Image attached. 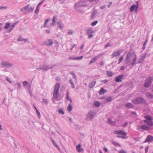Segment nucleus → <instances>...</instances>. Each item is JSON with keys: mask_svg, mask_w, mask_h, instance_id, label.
Segmentation results:
<instances>
[{"mask_svg": "<svg viewBox=\"0 0 153 153\" xmlns=\"http://www.w3.org/2000/svg\"><path fill=\"white\" fill-rule=\"evenodd\" d=\"M6 7H0V9H6Z\"/></svg>", "mask_w": 153, "mask_h": 153, "instance_id": "60", "label": "nucleus"}, {"mask_svg": "<svg viewBox=\"0 0 153 153\" xmlns=\"http://www.w3.org/2000/svg\"><path fill=\"white\" fill-rule=\"evenodd\" d=\"M125 68L124 66H122L120 69L121 70H123L125 69Z\"/></svg>", "mask_w": 153, "mask_h": 153, "instance_id": "57", "label": "nucleus"}, {"mask_svg": "<svg viewBox=\"0 0 153 153\" xmlns=\"http://www.w3.org/2000/svg\"><path fill=\"white\" fill-rule=\"evenodd\" d=\"M126 107L128 108H134L133 105L131 103H127L125 105Z\"/></svg>", "mask_w": 153, "mask_h": 153, "instance_id": "15", "label": "nucleus"}, {"mask_svg": "<svg viewBox=\"0 0 153 153\" xmlns=\"http://www.w3.org/2000/svg\"><path fill=\"white\" fill-rule=\"evenodd\" d=\"M72 105L71 104H69L67 107V110L70 112L72 110Z\"/></svg>", "mask_w": 153, "mask_h": 153, "instance_id": "20", "label": "nucleus"}, {"mask_svg": "<svg viewBox=\"0 0 153 153\" xmlns=\"http://www.w3.org/2000/svg\"><path fill=\"white\" fill-rule=\"evenodd\" d=\"M123 59V56H122L120 58L119 60V62H118V64H120L122 61Z\"/></svg>", "mask_w": 153, "mask_h": 153, "instance_id": "31", "label": "nucleus"}, {"mask_svg": "<svg viewBox=\"0 0 153 153\" xmlns=\"http://www.w3.org/2000/svg\"><path fill=\"white\" fill-rule=\"evenodd\" d=\"M93 115L91 113H89L88 115V118L89 119H91L93 118Z\"/></svg>", "mask_w": 153, "mask_h": 153, "instance_id": "28", "label": "nucleus"}, {"mask_svg": "<svg viewBox=\"0 0 153 153\" xmlns=\"http://www.w3.org/2000/svg\"><path fill=\"white\" fill-rule=\"evenodd\" d=\"M103 150L104 151H105V152H107L108 151V149L106 147H104L103 148Z\"/></svg>", "mask_w": 153, "mask_h": 153, "instance_id": "54", "label": "nucleus"}, {"mask_svg": "<svg viewBox=\"0 0 153 153\" xmlns=\"http://www.w3.org/2000/svg\"><path fill=\"white\" fill-rule=\"evenodd\" d=\"M114 133L115 134H119L122 136H126V133L123 131H115Z\"/></svg>", "mask_w": 153, "mask_h": 153, "instance_id": "4", "label": "nucleus"}, {"mask_svg": "<svg viewBox=\"0 0 153 153\" xmlns=\"http://www.w3.org/2000/svg\"><path fill=\"white\" fill-rule=\"evenodd\" d=\"M44 1V0H43V1H41V2H40V3H39L38 5H37V6L38 7H39V6L40 5H41V4Z\"/></svg>", "mask_w": 153, "mask_h": 153, "instance_id": "52", "label": "nucleus"}, {"mask_svg": "<svg viewBox=\"0 0 153 153\" xmlns=\"http://www.w3.org/2000/svg\"><path fill=\"white\" fill-rule=\"evenodd\" d=\"M128 124V123L127 122L123 124V126H127Z\"/></svg>", "mask_w": 153, "mask_h": 153, "instance_id": "61", "label": "nucleus"}, {"mask_svg": "<svg viewBox=\"0 0 153 153\" xmlns=\"http://www.w3.org/2000/svg\"><path fill=\"white\" fill-rule=\"evenodd\" d=\"M108 122L111 125H114L115 124V122L112 121L110 119H108Z\"/></svg>", "mask_w": 153, "mask_h": 153, "instance_id": "21", "label": "nucleus"}, {"mask_svg": "<svg viewBox=\"0 0 153 153\" xmlns=\"http://www.w3.org/2000/svg\"><path fill=\"white\" fill-rule=\"evenodd\" d=\"M83 58V56H81L79 57H69L68 58L69 60H80L82 59Z\"/></svg>", "mask_w": 153, "mask_h": 153, "instance_id": "11", "label": "nucleus"}, {"mask_svg": "<svg viewBox=\"0 0 153 153\" xmlns=\"http://www.w3.org/2000/svg\"><path fill=\"white\" fill-rule=\"evenodd\" d=\"M36 113L38 117L39 118H40V113L38 111V110H36Z\"/></svg>", "mask_w": 153, "mask_h": 153, "instance_id": "33", "label": "nucleus"}, {"mask_svg": "<svg viewBox=\"0 0 153 153\" xmlns=\"http://www.w3.org/2000/svg\"><path fill=\"white\" fill-rule=\"evenodd\" d=\"M7 65V63L6 62H2V66H6Z\"/></svg>", "mask_w": 153, "mask_h": 153, "instance_id": "59", "label": "nucleus"}, {"mask_svg": "<svg viewBox=\"0 0 153 153\" xmlns=\"http://www.w3.org/2000/svg\"><path fill=\"white\" fill-rule=\"evenodd\" d=\"M10 26V24L9 23H7L6 24V25L4 26V28L6 29H7Z\"/></svg>", "mask_w": 153, "mask_h": 153, "instance_id": "39", "label": "nucleus"}, {"mask_svg": "<svg viewBox=\"0 0 153 153\" xmlns=\"http://www.w3.org/2000/svg\"><path fill=\"white\" fill-rule=\"evenodd\" d=\"M112 4V2H110L109 4L108 5V7H109Z\"/></svg>", "mask_w": 153, "mask_h": 153, "instance_id": "58", "label": "nucleus"}, {"mask_svg": "<svg viewBox=\"0 0 153 153\" xmlns=\"http://www.w3.org/2000/svg\"><path fill=\"white\" fill-rule=\"evenodd\" d=\"M122 51L121 50H119L113 53L111 56L112 57H115L118 56L119 55L122 53Z\"/></svg>", "mask_w": 153, "mask_h": 153, "instance_id": "6", "label": "nucleus"}, {"mask_svg": "<svg viewBox=\"0 0 153 153\" xmlns=\"http://www.w3.org/2000/svg\"><path fill=\"white\" fill-rule=\"evenodd\" d=\"M58 112L60 114H64V113L63 111L61 109H59L58 110Z\"/></svg>", "mask_w": 153, "mask_h": 153, "instance_id": "38", "label": "nucleus"}, {"mask_svg": "<svg viewBox=\"0 0 153 153\" xmlns=\"http://www.w3.org/2000/svg\"><path fill=\"white\" fill-rule=\"evenodd\" d=\"M93 36V35L92 34H91L88 36V38L89 39H91L92 37Z\"/></svg>", "mask_w": 153, "mask_h": 153, "instance_id": "48", "label": "nucleus"}, {"mask_svg": "<svg viewBox=\"0 0 153 153\" xmlns=\"http://www.w3.org/2000/svg\"><path fill=\"white\" fill-rule=\"evenodd\" d=\"M96 60V58L95 57L89 63V65H91L92 63H94L95 62Z\"/></svg>", "mask_w": 153, "mask_h": 153, "instance_id": "25", "label": "nucleus"}, {"mask_svg": "<svg viewBox=\"0 0 153 153\" xmlns=\"http://www.w3.org/2000/svg\"><path fill=\"white\" fill-rule=\"evenodd\" d=\"M76 44H74V45L72 46V48H71V51H72V50H73V48L74 47H76Z\"/></svg>", "mask_w": 153, "mask_h": 153, "instance_id": "50", "label": "nucleus"}, {"mask_svg": "<svg viewBox=\"0 0 153 153\" xmlns=\"http://www.w3.org/2000/svg\"><path fill=\"white\" fill-rule=\"evenodd\" d=\"M147 41H148V39H146L143 44V48L144 50L145 49V48L146 45V43H147Z\"/></svg>", "mask_w": 153, "mask_h": 153, "instance_id": "36", "label": "nucleus"}, {"mask_svg": "<svg viewBox=\"0 0 153 153\" xmlns=\"http://www.w3.org/2000/svg\"><path fill=\"white\" fill-rule=\"evenodd\" d=\"M60 88V84L59 83H56L55 85L53 92V97L58 100V98L59 96V91Z\"/></svg>", "mask_w": 153, "mask_h": 153, "instance_id": "1", "label": "nucleus"}, {"mask_svg": "<svg viewBox=\"0 0 153 153\" xmlns=\"http://www.w3.org/2000/svg\"><path fill=\"white\" fill-rule=\"evenodd\" d=\"M144 101L143 99L141 98H137L133 101V102L135 104L142 103Z\"/></svg>", "mask_w": 153, "mask_h": 153, "instance_id": "2", "label": "nucleus"}, {"mask_svg": "<svg viewBox=\"0 0 153 153\" xmlns=\"http://www.w3.org/2000/svg\"><path fill=\"white\" fill-rule=\"evenodd\" d=\"M152 82V78L151 77L147 79L145 83L144 84V86L146 87H148L150 85Z\"/></svg>", "mask_w": 153, "mask_h": 153, "instance_id": "5", "label": "nucleus"}, {"mask_svg": "<svg viewBox=\"0 0 153 153\" xmlns=\"http://www.w3.org/2000/svg\"><path fill=\"white\" fill-rule=\"evenodd\" d=\"M25 39H22L21 37H19L18 39V41H25Z\"/></svg>", "mask_w": 153, "mask_h": 153, "instance_id": "45", "label": "nucleus"}, {"mask_svg": "<svg viewBox=\"0 0 153 153\" xmlns=\"http://www.w3.org/2000/svg\"><path fill=\"white\" fill-rule=\"evenodd\" d=\"M51 141L53 144V145L55 146L57 148H58V146L56 145V143L52 139H51Z\"/></svg>", "mask_w": 153, "mask_h": 153, "instance_id": "27", "label": "nucleus"}, {"mask_svg": "<svg viewBox=\"0 0 153 153\" xmlns=\"http://www.w3.org/2000/svg\"><path fill=\"white\" fill-rule=\"evenodd\" d=\"M110 46V45L109 43L107 44L105 46V47H109Z\"/></svg>", "mask_w": 153, "mask_h": 153, "instance_id": "56", "label": "nucleus"}, {"mask_svg": "<svg viewBox=\"0 0 153 153\" xmlns=\"http://www.w3.org/2000/svg\"><path fill=\"white\" fill-rule=\"evenodd\" d=\"M87 5V4L86 3L85 1H84L82 3V6H86Z\"/></svg>", "mask_w": 153, "mask_h": 153, "instance_id": "44", "label": "nucleus"}, {"mask_svg": "<svg viewBox=\"0 0 153 153\" xmlns=\"http://www.w3.org/2000/svg\"><path fill=\"white\" fill-rule=\"evenodd\" d=\"M106 92V90H105L103 88H102L100 90L99 93L100 95L103 94Z\"/></svg>", "mask_w": 153, "mask_h": 153, "instance_id": "16", "label": "nucleus"}, {"mask_svg": "<svg viewBox=\"0 0 153 153\" xmlns=\"http://www.w3.org/2000/svg\"><path fill=\"white\" fill-rule=\"evenodd\" d=\"M132 55L130 52H128L126 56V61L127 63L130 62V59Z\"/></svg>", "mask_w": 153, "mask_h": 153, "instance_id": "9", "label": "nucleus"}, {"mask_svg": "<svg viewBox=\"0 0 153 153\" xmlns=\"http://www.w3.org/2000/svg\"><path fill=\"white\" fill-rule=\"evenodd\" d=\"M107 73L109 76H111L113 74V73L111 71H107Z\"/></svg>", "mask_w": 153, "mask_h": 153, "instance_id": "26", "label": "nucleus"}, {"mask_svg": "<svg viewBox=\"0 0 153 153\" xmlns=\"http://www.w3.org/2000/svg\"><path fill=\"white\" fill-rule=\"evenodd\" d=\"M71 74L73 75V77H76L75 74L74 73H71Z\"/></svg>", "mask_w": 153, "mask_h": 153, "instance_id": "63", "label": "nucleus"}, {"mask_svg": "<svg viewBox=\"0 0 153 153\" xmlns=\"http://www.w3.org/2000/svg\"><path fill=\"white\" fill-rule=\"evenodd\" d=\"M57 24L59 26V27L61 29H62L63 28V27L61 25V24L59 22H58L57 23Z\"/></svg>", "mask_w": 153, "mask_h": 153, "instance_id": "32", "label": "nucleus"}, {"mask_svg": "<svg viewBox=\"0 0 153 153\" xmlns=\"http://www.w3.org/2000/svg\"><path fill=\"white\" fill-rule=\"evenodd\" d=\"M29 7V5L28 4V5L26 6L25 7H23L22 9V10H24L25 9H27Z\"/></svg>", "mask_w": 153, "mask_h": 153, "instance_id": "37", "label": "nucleus"}, {"mask_svg": "<svg viewBox=\"0 0 153 153\" xmlns=\"http://www.w3.org/2000/svg\"><path fill=\"white\" fill-rule=\"evenodd\" d=\"M112 143L115 146H118L120 147H121L119 143L115 141H112Z\"/></svg>", "mask_w": 153, "mask_h": 153, "instance_id": "19", "label": "nucleus"}, {"mask_svg": "<svg viewBox=\"0 0 153 153\" xmlns=\"http://www.w3.org/2000/svg\"><path fill=\"white\" fill-rule=\"evenodd\" d=\"M55 17H56L55 16H54L53 18L52 22L51 24V25H54L55 23Z\"/></svg>", "mask_w": 153, "mask_h": 153, "instance_id": "29", "label": "nucleus"}, {"mask_svg": "<svg viewBox=\"0 0 153 153\" xmlns=\"http://www.w3.org/2000/svg\"><path fill=\"white\" fill-rule=\"evenodd\" d=\"M17 23V22H15V23H14L13 25H12V27H15V25H16V24Z\"/></svg>", "mask_w": 153, "mask_h": 153, "instance_id": "62", "label": "nucleus"}, {"mask_svg": "<svg viewBox=\"0 0 153 153\" xmlns=\"http://www.w3.org/2000/svg\"><path fill=\"white\" fill-rule=\"evenodd\" d=\"M94 33V31H93L91 29H88L87 31V33L88 34H92Z\"/></svg>", "mask_w": 153, "mask_h": 153, "instance_id": "22", "label": "nucleus"}, {"mask_svg": "<svg viewBox=\"0 0 153 153\" xmlns=\"http://www.w3.org/2000/svg\"><path fill=\"white\" fill-rule=\"evenodd\" d=\"M137 59V57L136 55L135 54L133 56V62L131 63L132 65H134L136 64V62Z\"/></svg>", "mask_w": 153, "mask_h": 153, "instance_id": "17", "label": "nucleus"}, {"mask_svg": "<svg viewBox=\"0 0 153 153\" xmlns=\"http://www.w3.org/2000/svg\"><path fill=\"white\" fill-rule=\"evenodd\" d=\"M108 81V80L107 79L103 80L102 82L104 83H106Z\"/></svg>", "mask_w": 153, "mask_h": 153, "instance_id": "53", "label": "nucleus"}, {"mask_svg": "<svg viewBox=\"0 0 153 153\" xmlns=\"http://www.w3.org/2000/svg\"><path fill=\"white\" fill-rule=\"evenodd\" d=\"M39 11V8H38V7L37 6L36 9V10L35 11V13H37Z\"/></svg>", "mask_w": 153, "mask_h": 153, "instance_id": "42", "label": "nucleus"}, {"mask_svg": "<svg viewBox=\"0 0 153 153\" xmlns=\"http://www.w3.org/2000/svg\"><path fill=\"white\" fill-rule=\"evenodd\" d=\"M49 20V19H46L45 21V23H44V27H45L46 26V25L47 24V23H48V21Z\"/></svg>", "mask_w": 153, "mask_h": 153, "instance_id": "35", "label": "nucleus"}, {"mask_svg": "<svg viewBox=\"0 0 153 153\" xmlns=\"http://www.w3.org/2000/svg\"><path fill=\"white\" fill-rule=\"evenodd\" d=\"M143 59L142 58H140L138 61V63H141L143 61Z\"/></svg>", "mask_w": 153, "mask_h": 153, "instance_id": "43", "label": "nucleus"}, {"mask_svg": "<svg viewBox=\"0 0 153 153\" xmlns=\"http://www.w3.org/2000/svg\"><path fill=\"white\" fill-rule=\"evenodd\" d=\"M53 42L52 41L51 39H49L45 42V45L48 46H50L51 45L53 44Z\"/></svg>", "mask_w": 153, "mask_h": 153, "instance_id": "13", "label": "nucleus"}, {"mask_svg": "<svg viewBox=\"0 0 153 153\" xmlns=\"http://www.w3.org/2000/svg\"><path fill=\"white\" fill-rule=\"evenodd\" d=\"M123 75L122 74L118 76L116 78L115 80L117 82H121V79H123Z\"/></svg>", "mask_w": 153, "mask_h": 153, "instance_id": "7", "label": "nucleus"}, {"mask_svg": "<svg viewBox=\"0 0 153 153\" xmlns=\"http://www.w3.org/2000/svg\"><path fill=\"white\" fill-rule=\"evenodd\" d=\"M76 149L77 151L78 152H80L83 151V149L81 147V145L79 144L76 146Z\"/></svg>", "mask_w": 153, "mask_h": 153, "instance_id": "10", "label": "nucleus"}, {"mask_svg": "<svg viewBox=\"0 0 153 153\" xmlns=\"http://www.w3.org/2000/svg\"><path fill=\"white\" fill-rule=\"evenodd\" d=\"M141 128L143 130H148L150 129V127L145 125H143L141 126Z\"/></svg>", "mask_w": 153, "mask_h": 153, "instance_id": "14", "label": "nucleus"}, {"mask_svg": "<svg viewBox=\"0 0 153 153\" xmlns=\"http://www.w3.org/2000/svg\"><path fill=\"white\" fill-rule=\"evenodd\" d=\"M152 141H153V136L152 135H149L147 137L144 142L145 143L149 142Z\"/></svg>", "mask_w": 153, "mask_h": 153, "instance_id": "8", "label": "nucleus"}, {"mask_svg": "<svg viewBox=\"0 0 153 153\" xmlns=\"http://www.w3.org/2000/svg\"><path fill=\"white\" fill-rule=\"evenodd\" d=\"M152 120L148 121L147 120H144V122L146 123L149 126H152L153 125V123Z\"/></svg>", "mask_w": 153, "mask_h": 153, "instance_id": "12", "label": "nucleus"}, {"mask_svg": "<svg viewBox=\"0 0 153 153\" xmlns=\"http://www.w3.org/2000/svg\"><path fill=\"white\" fill-rule=\"evenodd\" d=\"M50 31L49 30H46V32L48 34L50 33Z\"/></svg>", "mask_w": 153, "mask_h": 153, "instance_id": "64", "label": "nucleus"}, {"mask_svg": "<svg viewBox=\"0 0 153 153\" xmlns=\"http://www.w3.org/2000/svg\"><path fill=\"white\" fill-rule=\"evenodd\" d=\"M27 84V81H25L23 82V84L24 86H25Z\"/></svg>", "mask_w": 153, "mask_h": 153, "instance_id": "46", "label": "nucleus"}, {"mask_svg": "<svg viewBox=\"0 0 153 153\" xmlns=\"http://www.w3.org/2000/svg\"><path fill=\"white\" fill-rule=\"evenodd\" d=\"M144 118L146 119V120H147L148 121L152 120V117L149 115H146L144 117Z\"/></svg>", "mask_w": 153, "mask_h": 153, "instance_id": "18", "label": "nucleus"}, {"mask_svg": "<svg viewBox=\"0 0 153 153\" xmlns=\"http://www.w3.org/2000/svg\"><path fill=\"white\" fill-rule=\"evenodd\" d=\"M106 100L108 102H110L112 100V98L111 97H108L106 98Z\"/></svg>", "mask_w": 153, "mask_h": 153, "instance_id": "30", "label": "nucleus"}, {"mask_svg": "<svg viewBox=\"0 0 153 153\" xmlns=\"http://www.w3.org/2000/svg\"><path fill=\"white\" fill-rule=\"evenodd\" d=\"M66 97L67 100H68L69 98V93L68 91H67L66 93Z\"/></svg>", "mask_w": 153, "mask_h": 153, "instance_id": "40", "label": "nucleus"}, {"mask_svg": "<svg viewBox=\"0 0 153 153\" xmlns=\"http://www.w3.org/2000/svg\"><path fill=\"white\" fill-rule=\"evenodd\" d=\"M139 6L138 3V1H137V4H133L132 6L130 9V12H132L133 10H135L136 12L137 13V9Z\"/></svg>", "mask_w": 153, "mask_h": 153, "instance_id": "3", "label": "nucleus"}, {"mask_svg": "<svg viewBox=\"0 0 153 153\" xmlns=\"http://www.w3.org/2000/svg\"><path fill=\"white\" fill-rule=\"evenodd\" d=\"M106 7V5H105V6H101L100 7V8L101 9H104L105 7Z\"/></svg>", "mask_w": 153, "mask_h": 153, "instance_id": "55", "label": "nucleus"}, {"mask_svg": "<svg viewBox=\"0 0 153 153\" xmlns=\"http://www.w3.org/2000/svg\"><path fill=\"white\" fill-rule=\"evenodd\" d=\"M73 33V32L72 31H69L68 33V35H71Z\"/></svg>", "mask_w": 153, "mask_h": 153, "instance_id": "51", "label": "nucleus"}, {"mask_svg": "<svg viewBox=\"0 0 153 153\" xmlns=\"http://www.w3.org/2000/svg\"><path fill=\"white\" fill-rule=\"evenodd\" d=\"M33 7H30L28 9V10L29 11H33Z\"/></svg>", "mask_w": 153, "mask_h": 153, "instance_id": "47", "label": "nucleus"}, {"mask_svg": "<svg viewBox=\"0 0 153 153\" xmlns=\"http://www.w3.org/2000/svg\"><path fill=\"white\" fill-rule=\"evenodd\" d=\"M94 105L95 106L97 107H99L101 105L100 103L98 101H95L94 102Z\"/></svg>", "mask_w": 153, "mask_h": 153, "instance_id": "23", "label": "nucleus"}, {"mask_svg": "<svg viewBox=\"0 0 153 153\" xmlns=\"http://www.w3.org/2000/svg\"><path fill=\"white\" fill-rule=\"evenodd\" d=\"M98 23V21H95L91 23V25L92 26H94L96 25Z\"/></svg>", "mask_w": 153, "mask_h": 153, "instance_id": "34", "label": "nucleus"}, {"mask_svg": "<svg viewBox=\"0 0 153 153\" xmlns=\"http://www.w3.org/2000/svg\"><path fill=\"white\" fill-rule=\"evenodd\" d=\"M119 153H126V152L124 150H121L119 151Z\"/></svg>", "mask_w": 153, "mask_h": 153, "instance_id": "41", "label": "nucleus"}, {"mask_svg": "<svg viewBox=\"0 0 153 153\" xmlns=\"http://www.w3.org/2000/svg\"><path fill=\"white\" fill-rule=\"evenodd\" d=\"M148 149H149V147H147L145 149V152L146 153L148 151Z\"/></svg>", "mask_w": 153, "mask_h": 153, "instance_id": "49", "label": "nucleus"}, {"mask_svg": "<svg viewBox=\"0 0 153 153\" xmlns=\"http://www.w3.org/2000/svg\"><path fill=\"white\" fill-rule=\"evenodd\" d=\"M96 81H93V82H92L89 85V86L91 87V88H92L93 87L95 84H96Z\"/></svg>", "mask_w": 153, "mask_h": 153, "instance_id": "24", "label": "nucleus"}]
</instances>
